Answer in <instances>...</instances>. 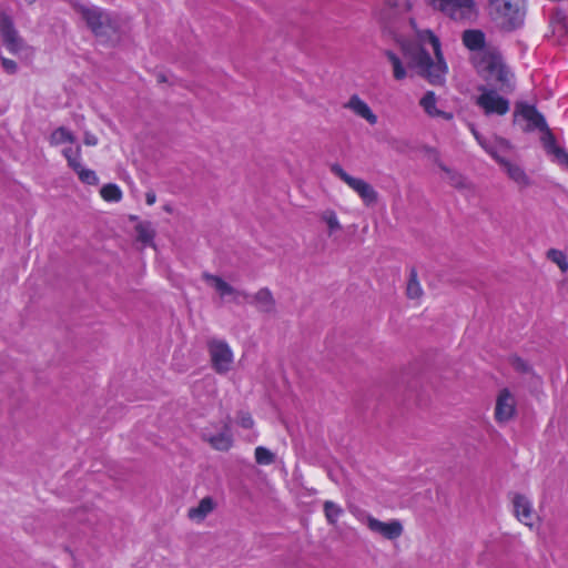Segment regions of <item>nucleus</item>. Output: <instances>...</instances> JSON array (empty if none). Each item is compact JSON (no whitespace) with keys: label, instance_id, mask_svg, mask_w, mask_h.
I'll return each mask as SVG.
<instances>
[{"label":"nucleus","instance_id":"1","mask_svg":"<svg viewBox=\"0 0 568 568\" xmlns=\"http://www.w3.org/2000/svg\"><path fill=\"white\" fill-rule=\"evenodd\" d=\"M418 39L420 45H415L404 53L407 68L404 67L403 61L394 52H386L394 79L403 80L410 71L424 78L430 84H443L448 68L442 53L439 39L430 30L419 32Z\"/></svg>","mask_w":568,"mask_h":568},{"label":"nucleus","instance_id":"2","mask_svg":"<svg viewBox=\"0 0 568 568\" xmlns=\"http://www.w3.org/2000/svg\"><path fill=\"white\" fill-rule=\"evenodd\" d=\"M477 72L487 81L505 85L509 83L510 72L496 49H487L473 55Z\"/></svg>","mask_w":568,"mask_h":568},{"label":"nucleus","instance_id":"3","mask_svg":"<svg viewBox=\"0 0 568 568\" xmlns=\"http://www.w3.org/2000/svg\"><path fill=\"white\" fill-rule=\"evenodd\" d=\"M489 14L497 27L505 31H513L524 24V2L523 0H489Z\"/></svg>","mask_w":568,"mask_h":568},{"label":"nucleus","instance_id":"4","mask_svg":"<svg viewBox=\"0 0 568 568\" xmlns=\"http://www.w3.org/2000/svg\"><path fill=\"white\" fill-rule=\"evenodd\" d=\"M77 11L98 38L109 39L119 31L120 24L116 17L100 7L78 6Z\"/></svg>","mask_w":568,"mask_h":568},{"label":"nucleus","instance_id":"5","mask_svg":"<svg viewBox=\"0 0 568 568\" xmlns=\"http://www.w3.org/2000/svg\"><path fill=\"white\" fill-rule=\"evenodd\" d=\"M426 2L455 21L470 20L477 13L475 0H426Z\"/></svg>","mask_w":568,"mask_h":568},{"label":"nucleus","instance_id":"6","mask_svg":"<svg viewBox=\"0 0 568 568\" xmlns=\"http://www.w3.org/2000/svg\"><path fill=\"white\" fill-rule=\"evenodd\" d=\"M331 172L342 180L349 189H352L367 206L374 204L378 200V193L365 180L349 175L339 164L335 163L331 166Z\"/></svg>","mask_w":568,"mask_h":568},{"label":"nucleus","instance_id":"7","mask_svg":"<svg viewBox=\"0 0 568 568\" xmlns=\"http://www.w3.org/2000/svg\"><path fill=\"white\" fill-rule=\"evenodd\" d=\"M0 36L2 44L14 55H20L31 49L19 34L12 19L7 14H2L0 18Z\"/></svg>","mask_w":568,"mask_h":568},{"label":"nucleus","instance_id":"8","mask_svg":"<svg viewBox=\"0 0 568 568\" xmlns=\"http://www.w3.org/2000/svg\"><path fill=\"white\" fill-rule=\"evenodd\" d=\"M213 369L217 374L227 373L233 364L234 355L229 344L221 339H211L207 343Z\"/></svg>","mask_w":568,"mask_h":568},{"label":"nucleus","instance_id":"9","mask_svg":"<svg viewBox=\"0 0 568 568\" xmlns=\"http://www.w3.org/2000/svg\"><path fill=\"white\" fill-rule=\"evenodd\" d=\"M514 119L516 122L520 120L526 121V131L539 130L542 133L540 138L541 144L545 151L548 150L547 135H554V133L549 129L545 116L538 112V109H516Z\"/></svg>","mask_w":568,"mask_h":568},{"label":"nucleus","instance_id":"10","mask_svg":"<svg viewBox=\"0 0 568 568\" xmlns=\"http://www.w3.org/2000/svg\"><path fill=\"white\" fill-rule=\"evenodd\" d=\"M517 415V400L515 395L508 389L503 388L498 392L494 409V419L498 425H504L513 420Z\"/></svg>","mask_w":568,"mask_h":568},{"label":"nucleus","instance_id":"11","mask_svg":"<svg viewBox=\"0 0 568 568\" xmlns=\"http://www.w3.org/2000/svg\"><path fill=\"white\" fill-rule=\"evenodd\" d=\"M412 9L410 0H386L381 11V20L389 28L396 27L399 21H413L408 13Z\"/></svg>","mask_w":568,"mask_h":568},{"label":"nucleus","instance_id":"12","mask_svg":"<svg viewBox=\"0 0 568 568\" xmlns=\"http://www.w3.org/2000/svg\"><path fill=\"white\" fill-rule=\"evenodd\" d=\"M514 515L525 526L532 527L537 518L532 501L525 495L515 493L511 497Z\"/></svg>","mask_w":568,"mask_h":568},{"label":"nucleus","instance_id":"13","mask_svg":"<svg viewBox=\"0 0 568 568\" xmlns=\"http://www.w3.org/2000/svg\"><path fill=\"white\" fill-rule=\"evenodd\" d=\"M366 524L371 531L377 532L388 540L397 539L403 534V526L396 519L384 523L373 516H367Z\"/></svg>","mask_w":568,"mask_h":568},{"label":"nucleus","instance_id":"14","mask_svg":"<svg viewBox=\"0 0 568 568\" xmlns=\"http://www.w3.org/2000/svg\"><path fill=\"white\" fill-rule=\"evenodd\" d=\"M203 438L211 445L212 448L220 452H226L233 445V437L227 422L223 424L222 430L219 434L212 435L204 433Z\"/></svg>","mask_w":568,"mask_h":568},{"label":"nucleus","instance_id":"15","mask_svg":"<svg viewBox=\"0 0 568 568\" xmlns=\"http://www.w3.org/2000/svg\"><path fill=\"white\" fill-rule=\"evenodd\" d=\"M426 153L438 164L439 169L447 174L449 183L456 189H463L466 186L464 176L448 166H446L439 159V153L434 148H425Z\"/></svg>","mask_w":568,"mask_h":568},{"label":"nucleus","instance_id":"16","mask_svg":"<svg viewBox=\"0 0 568 568\" xmlns=\"http://www.w3.org/2000/svg\"><path fill=\"white\" fill-rule=\"evenodd\" d=\"M203 280L211 284L217 291L221 297H224L226 295H241L244 298L248 297L247 293L236 291L233 286H231L229 283H226L222 277L217 275L203 273Z\"/></svg>","mask_w":568,"mask_h":568},{"label":"nucleus","instance_id":"17","mask_svg":"<svg viewBox=\"0 0 568 568\" xmlns=\"http://www.w3.org/2000/svg\"><path fill=\"white\" fill-rule=\"evenodd\" d=\"M216 507L214 499L210 496L202 498L196 507H192L187 510L189 519L193 521H203L209 514H211Z\"/></svg>","mask_w":568,"mask_h":568},{"label":"nucleus","instance_id":"18","mask_svg":"<svg viewBox=\"0 0 568 568\" xmlns=\"http://www.w3.org/2000/svg\"><path fill=\"white\" fill-rule=\"evenodd\" d=\"M464 44L473 51L487 50L485 47V34L479 30H466L463 33Z\"/></svg>","mask_w":568,"mask_h":568},{"label":"nucleus","instance_id":"19","mask_svg":"<svg viewBox=\"0 0 568 568\" xmlns=\"http://www.w3.org/2000/svg\"><path fill=\"white\" fill-rule=\"evenodd\" d=\"M254 301L258 311L264 313H271L275 310V300L272 295V292L264 287L261 288L255 295Z\"/></svg>","mask_w":568,"mask_h":568},{"label":"nucleus","instance_id":"20","mask_svg":"<svg viewBox=\"0 0 568 568\" xmlns=\"http://www.w3.org/2000/svg\"><path fill=\"white\" fill-rule=\"evenodd\" d=\"M547 141L548 150H546V153L552 155L558 164L568 169V152H566L565 149L557 144L555 135L548 134Z\"/></svg>","mask_w":568,"mask_h":568},{"label":"nucleus","instance_id":"21","mask_svg":"<svg viewBox=\"0 0 568 568\" xmlns=\"http://www.w3.org/2000/svg\"><path fill=\"white\" fill-rule=\"evenodd\" d=\"M136 240L144 245L154 246L155 230L151 222H139L135 225Z\"/></svg>","mask_w":568,"mask_h":568},{"label":"nucleus","instance_id":"22","mask_svg":"<svg viewBox=\"0 0 568 568\" xmlns=\"http://www.w3.org/2000/svg\"><path fill=\"white\" fill-rule=\"evenodd\" d=\"M503 166L506 170L508 176L520 187H526L530 184L528 175L520 166L513 164L509 161H506Z\"/></svg>","mask_w":568,"mask_h":568},{"label":"nucleus","instance_id":"23","mask_svg":"<svg viewBox=\"0 0 568 568\" xmlns=\"http://www.w3.org/2000/svg\"><path fill=\"white\" fill-rule=\"evenodd\" d=\"M508 101L494 90L484 91L478 98L479 106H508Z\"/></svg>","mask_w":568,"mask_h":568},{"label":"nucleus","instance_id":"24","mask_svg":"<svg viewBox=\"0 0 568 568\" xmlns=\"http://www.w3.org/2000/svg\"><path fill=\"white\" fill-rule=\"evenodd\" d=\"M406 296L409 300H419L423 296V288L418 281V275L415 267H412L409 271V277L406 286Z\"/></svg>","mask_w":568,"mask_h":568},{"label":"nucleus","instance_id":"25","mask_svg":"<svg viewBox=\"0 0 568 568\" xmlns=\"http://www.w3.org/2000/svg\"><path fill=\"white\" fill-rule=\"evenodd\" d=\"M100 196L105 202L118 203L122 200L123 193L118 184L108 183L101 187Z\"/></svg>","mask_w":568,"mask_h":568},{"label":"nucleus","instance_id":"26","mask_svg":"<svg viewBox=\"0 0 568 568\" xmlns=\"http://www.w3.org/2000/svg\"><path fill=\"white\" fill-rule=\"evenodd\" d=\"M469 129L471 133L474 134L476 141L480 144V146L493 158L495 159L500 165H504V163L507 161L505 158H501L497 151V148L493 145L491 143H488L481 139L479 133L475 130L473 124H469Z\"/></svg>","mask_w":568,"mask_h":568},{"label":"nucleus","instance_id":"27","mask_svg":"<svg viewBox=\"0 0 568 568\" xmlns=\"http://www.w3.org/2000/svg\"><path fill=\"white\" fill-rule=\"evenodd\" d=\"M63 156L65 158L69 168H71L73 171L80 169L82 165V151L81 146L77 148H65L62 151Z\"/></svg>","mask_w":568,"mask_h":568},{"label":"nucleus","instance_id":"28","mask_svg":"<svg viewBox=\"0 0 568 568\" xmlns=\"http://www.w3.org/2000/svg\"><path fill=\"white\" fill-rule=\"evenodd\" d=\"M547 258L556 264L562 273L568 271V258L567 255L557 248H549L546 253Z\"/></svg>","mask_w":568,"mask_h":568},{"label":"nucleus","instance_id":"29","mask_svg":"<svg viewBox=\"0 0 568 568\" xmlns=\"http://www.w3.org/2000/svg\"><path fill=\"white\" fill-rule=\"evenodd\" d=\"M73 142H74L73 134L70 131H68L67 129H64L63 126L54 130L50 136V143L52 145H60L63 143H73Z\"/></svg>","mask_w":568,"mask_h":568},{"label":"nucleus","instance_id":"30","mask_svg":"<svg viewBox=\"0 0 568 568\" xmlns=\"http://www.w3.org/2000/svg\"><path fill=\"white\" fill-rule=\"evenodd\" d=\"M342 514L343 509L341 506L336 505L331 500H326L324 503V515L329 524L335 525Z\"/></svg>","mask_w":568,"mask_h":568},{"label":"nucleus","instance_id":"31","mask_svg":"<svg viewBox=\"0 0 568 568\" xmlns=\"http://www.w3.org/2000/svg\"><path fill=\"white\" fill-rule=\"evenodd\" d=\"M79 178V180L83 184L88 185H98L99 184V178L97 173L91 169H85L83 165L80 166V169L74 171Z\"/></svg>","mask_w":568,"mask_h":568},{"label":"nucleus","instance_id":"32","mask_svg":"<svg viewBox=\"0 0 568 568\" xmlns=\"http://www.w3.org/2000/svg\"><path fill=\"white\" fill-rule=\"evenodd\" d=\"M321 217L327 224L329 234L342 229L338 217L333 210L324 211Z\"/></svg>","mask_w":568,"mask_h":568},{"label":"nucleus","instance_id":"33","mask_svg":"<svg viewBox=\"0 0 568 568\" xmlns=\"http://www.w3.org/2000/svg\"><path fill=\"white\" fill-rule=\"evenodd\" d=\"M255 460L260 465H270L274 462V454L263 446L255 448Z\"/></svg>","mask_w":568,"mask_h":568},{"label":"nucleus","instance_id":"34","mask_svg":"<svg viewBox=\"0 0 568 568\" xmlns=\"http://www.w3.org/2000/svg\"><path fill=\"white\" fill-rule=\"evenodd\" d=\"M237 423L242 428L251 429L254 426L253 417L247 412H241L237 416Z\"/></svg>","mask_w":568,"mask_h":568},{"label":"nucleus","instance_id":"35","mask_svg":"<svg viewBox=\"0 0 568 568\" xmlns=\"http://www.w3.org/2000/svg\"><path fill=\"white\" fill-rule=\"evenodd\" d=\"M0 61H1L2 69L7 73H9V74L17 73L18 64L14 60H11V59L4 58L3 55H0Z\"/></svg>","mask_w":568,"mask_h":568},{"label":"nucleus","instance_id":"36","mask_svg":"<svg viewBox=\"0 0 568 568\" xmlns=\"http://www.w3.org/2000/svg\"><path fill=\"white\" fill-rule=\"evenodd\" d=\"M355 113L365 119L368 123L375 124L377 122V116L374 114L372 109H353Z\"/></svg>","mask_w":568,"mask_h":568},{"label":"nucleus","instance_id":"37","mask_svg":"<svg viewBox=\"0 0 568 568\" xmlns=\"http://www.w3.org/2000/svg\"><path fill=\"white\" fill-rule=\"evenodd\" d=\"M510 363L514 366V368L516 371H518V372L527 373L530 369V367L527 364V362L525 359H523L521 357H519V356H511L510 357Z\"/></svg>","mask_w":568,"mask_h":568},{"label":"nucleus","instance_id":"38","mask_svg":"<svg viewBox=\"0 0 568 568\" xmlns=\"http://www.w3.org/2000/svg\"><path fill=\"white\" fill-rule=\"evenodd\" d=\"M425 111L430 118H443L445 120H452L454 118L452 112H446L443 109H425Z\"/></svg>","mask_w":568,"mask_h":568},{"label":"nucleus","instance_id":"39","mask_svg":"<svg viewBox=\"0 0 568 568\" xmlns=\"http://www.w3.org/2000/svg\"><path fill=\"white\" fill-rule=\"evenodd\" d=\"M436 97L434 92H427L419 101V106H435Z\"/></svg>","mask_w":568,"mask_h":568},{"label":"nucleus","instance_id":"40","mask_svg":"<svg viewBox=\"0 0 568 568\" xmlns=\"http://www.w3.org/2000/svg\"><path fill=\"white\" fill-rule=\"evenodd\" d=\"M83 142L88 146H94L98 144V138L94 134L87 132Z\"/></svg>","mask_w":568,"mask_h":568},{"label":"nucleus","instance_id":"41","mask_svg":"<svg viewBox=\"0 0 568 568\" xmlns=\"http://www.w3.org/2000/svg\"><path fill=\"white\" fill-rule=\"evenodd\" d=\"M344 106H367L358 97L354 95Z\"/></svg>","mask_w":568,"mask_h":568},{"label":"nucleus","instance_id":"42","mask_svg":"<svg viewBox=\"0 0 568 568\" xmlns=\"http://www.w3.org/2000/svg\"><path fill=\"white\" fill-rule=\"evenodd\" d=\"M156 202V194L153 191H149L145 193V203L148 205H153Z\"/></svg>","mask_w":568,"mask_h":568},{"label":"nucleus","instance_id":"43","mask_svg":"<svg viewBox=\"0 0 568 568\" xmlns=\"http://www.w3.org/2000/svg\"><path fill=\"white\" fill-rule=\"evenodd\" d=\"M486 115H490L493 113H497L499 115H504L507 113L509 109H484Z\"/></svg>","mask_w":568,"mask_h":568},{"label":"nucleus","instance_id":"44","mask_svg":"<svg viewBox=\"0 0 568 568\" xmlns=\"http://www.w3.org/2000/svg\"><path fill=\"white\" fill-rule=\"evenodd\" d=\"M155 77L158 83L169 82V77L164 72H158Z\"/></svg>","mask_w":568,"mask_h":568},{"label":"nucleus","instance_id":"45","mask_svg":"<svg viewBox=\"0 0 568 568\" xmlns=\"http://www.w3.org/2000/svg\"><path fill=\"white\" fill-rule=\"evenodd\" d=\"M516 106H525V108H528V106H532V105H531V104H529V103H524V102H521V103H517V104H516Z\"/></svg>","mask_w":568,"mask_h":568},{"label":"nucleus","instance_id":"46","mask_svg":"<svg viewBox=\"0 0 568 568\" xmlns=\"http://www.w3.org/2000/svg\"><path fill=\"white\" fill-rule=\"evenodd\" d=\"M26 2L29 4H33L36 2V0H26Z\"/></svg>","mask_w":568,"mask_h":568},{"label":"nucleus","instance_id":"47","mask_svg":"<svg viewBox=\"0 0 568 568\" xmlns=\"http://www.w3.org/2000/svg\"><path fill=\"white\" fill-rule=\"evenodd\" d=\"M164 210H165L166 212H169V213L171 212V207H170V206H164Z\"/></svg>","mask_w":568,"mask_h":568}]
</instances>
